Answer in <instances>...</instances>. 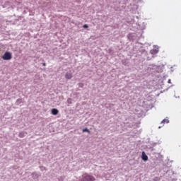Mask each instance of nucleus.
<instances>
[{
    "mask_svg": "<svg viewBox=\"0 0 181 181\" xmlns=\"http://www.w3.org/2000/svg\"><path fill=\"white\" fill-rule=\"evenodd\" d=\"M80 181H95V177L88 174H84L82 175V177L81 178Z\"/></svg>",
    "mask_w": 181,
    "mask_h": 181,
    "instance_id": "1",
    "label": "nucleus"
},
{
    "mask_svg": "<svg viewBox=\"0 0 181 181\" xmlns=\"http://www.w3.org/2000/svg\"><path fill=\"white\" fill-rule=\"evenodd\" d=\"M3 60H11L12 59V53L6 52L2 56Z\"/></svg>",
    "mask_w": 181,
    "mask_h": 181,
    "instance_id": "2",
    "label": "nucleus"
},
{
    "mask_svg": "<svg viewBox=\"0 0 181 181\" xmlns=\"http://www.w3.org/2000/svg\"><path fill=\"white\" fill-rule=\"evenodd\" d=\"M65 78H66V80H71V78H73V74H71V72H67L65 74Z\"/></svg>",
    "mask_w": 181,
    "mask_h": 181,
    "instance_id": "3",
    "label": "nucleus"
},
{
    "mask_svg": "<svg viewBox=\"0 0 181 181\" xmlns=\"http://www.w3.org/2000/svg\"><path fill=\"white\" fill-rule=\"evenodd\" d=\"M141 159L142 160H144L145 162L146 160H148V156L146 155V153H145V151H143L142 152V154H141Z\"/></svg>",
    "mask_w": 181,
    "mask_h": 181,
    "instance_id": "4",
    "label": "nucleus"
},
{
    "mask_svg": "<svg viewBox=\"0 0 181 181\" xmlns=\"http://www.w3.org/2000/svg\"><path fill=\"white\" fill-rule=\"evenodd\" d=\"M51 112H52V115H57L59 114V110H57L56 108H53V109H52Z\"/></svg>",
    "mask_w": 181,
    "mask_h": 181,
    "instance_id": "5",
    "label": "nucleus"
},
{
    "mask_svg": "<svg viewBox=\"0 0 181 181\" xmlns=\"http://www.w3.org/2000/svg\"><path fill=\"white\" fill-rule=\"evenodd\" d=\"M158 52H159V50H158V49H152L151 51V54H156Z\"/></svg>",
    "mask_w": 181,
    "mask_h": 181,
    "instance_id": "6",
    "label": "nucleus"
},
{
    "mask_svg": "<svg viewBox=\"0 0 181 181\" xmlns=\"http://www.w3.org/2000/svg\"><path fill=\"white\" fill-rule=\"evenodd\" d=\"M83 132H88V134H90L91 132H90V130H88V129L85 128L83 130Z\"/></svg>",
    "mask_w": 181,
    "mask_h": 181,
    "instance_id": "7",
    "label": "nucleus"
},
{
    "mask_svg": "<svg viewBox=\"0 0 181 181\" xmlns=\"http://www.w3.org/2000/svg\"><path fill=\"white\" fill-rule=\"evenodd\" d=\"M165 122H166V124L169 123V120L168 119H164L162 122H161V124H165Z\"/></svg>",
    "mask_w": 181,
    "mask_h": 181,
    "instance_id": "8",
    "label": "nucleus"
},
{
    "mask_svg": "<svg viewBox=\"0 0 181 181\" xmlns=\"http://www.w3.org/2000/svg\"><path fill=\"white\" fill-rule=\"evenodd\" d=\"M83 28H84V29L88 28V25H87V24L83 25Z\"/></svg>",
    "mask_w": 181,
    "mask_h": 181,
    "instance_id": "9",
    "label": "nucleus"
},
{
    "mask_svg": "<svg viewBox=\"0 0 181 181\" xmlns=\"http://www.w3.org/2000/svg\"><path fill=\"white\" fill-rule=\"evenodd\" d=\"M19 137L20 138H23V133H20L19 134Z\"/></svg>",
    "mask_w": 181,
    "mask_h": 181,
    "instance_id": "10",
    "label": "nucleus"
},
{
    "mask_svg": "<svg viewBox=\"0 0 181 181\" xmlns=\"http://www.w3.org/2000/svg\"><path fill=\"white\" fill-rule=\"evenodd\" d=\"M42 66H46V63H42Z\"/></svg>",
    "mask_w": 181,
    "mask_h": 181,
    "instance_id": "11",
    "label": "nucleus"
},
{
    "mask_svg": "<svg viewBox=\"0 0 181 181\" xmlns=\"http://www.w3.org/2000/svg\"><path fill=\"white\" fill-rule=\"evenodd\" d=\"M158 128H160V127H158Z\"/></svg>",
    "mask_w": 181,
    "mask_h": 181,
    "instance_id": "12",
    "label": "nucleus"
}]
</instances>
